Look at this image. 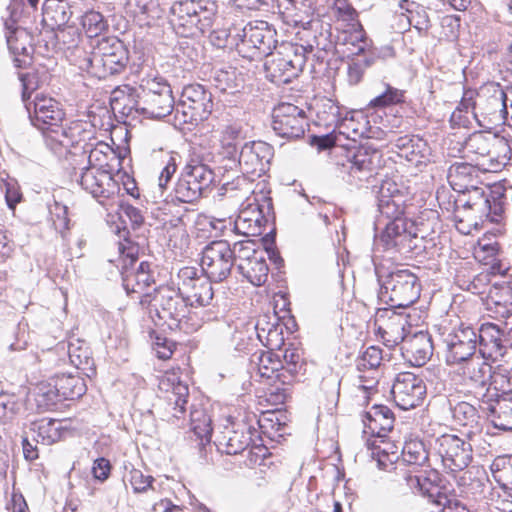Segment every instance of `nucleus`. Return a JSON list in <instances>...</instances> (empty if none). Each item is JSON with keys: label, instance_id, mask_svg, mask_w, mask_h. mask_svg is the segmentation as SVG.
Wrapping results in <instances>:
<instances>
[{"label": "nucleus", "instance_id": "1", "mask_svg": "<svg viewBox=\"0 0 512 512\" xmlns=\"http://www.w3.org/2000/svg\"><path fill=\"white\" fill-rule=\"evenodd\" d=\"M31 123L42 131L46 146L56 155L62 156L77 144L79 126L62 127L65 117L61 104L44 94H36L33 101L26 103Z\"/></svg>", "mask_w": 512, "mask_h": 512}, {"label": "nucleus", "instance_id": "2", "mask_svg": "<svg viewBox=\"0 0 512 512\" xmlns=\"http://www.w3.org/2000/svg\"><path fill=\"white\" fill-rule=\"evenodd\" d=\"M155 311L157 321L161 326H167L170 330H181L184 333L197 331L203 320L190 310L186 298L179 288L176 290L169 286L154 289V294L148 303Z\"/></svg>", "mask_w": 512, "mask_h": 512}, {"label": "nucleus", "instance_id": "3", "mask_svg": "<svg viewBox=\"0 0 512 512\" xmlns=\"http://www.w3.org/2000/svg\"><path fill=\"white\" fill-rule=\"evenodd\" d=\"M375 272L380 283L379 298L391 308H406L419 299L421 284L410 269L396 267L387 270L376 266Z\"/></svg>", "mask_w": 512, "mask_h": 512}, {"label": "nucleus", "instance_id": "4", "mask_svg": "<svg viewBox=\"0 0 512 512\" xmlns=\"http://www.w3.org/2000/svg\"><path fill=\"white\" fill-rule=\"evenodd\" d=\"M458 193L455 199V211L465 214L468 218L498 222L504 212L505 195L500 187L491 189L475 184Z\"/></svg>", "mask_w": 512, "mask_h": 512}, {"label": "nucleus", "instance_id": "5", "mask_svg": "<svg viewBox=\"0 0 512 512\" xmlns=\"http://www.w3.org/2000/svg\"><path fill=\"white\" fill-rule=\"evenodd\" d=\"M507 102L504 101V89L498 83H490L477 93L476 98H463L461 106L468 112L471 109L474 119L480 127L492 129L499 124L508 123Z\"/></svg>", "mask_w": 512, "mask_h": 512}, {"label": "nucleus", "instance_id": "6", "mask_svg": "<svg viewBox=\"0 0 512 512\" xmlns=\"http://www.w3.org/2000/svg\"><path fill=\"white\" fill-rule=\"evenodd\" d=\"M277 349L262 351L258 357V405H282L286 399L284 381L280 380V370L284 367Z\"/></svg>", "mask_w": 512, "mask_h": 512}, {"label": "nucleus", "instance_id": "7", "mask_svg": "<svg viewBox=\"0 0 512 512\" xmlns=\"http://www.w3.org/2000/svg\"><path fill=\"white\" fill-rule=\"evenodd\" d=\"M430 453L448 472L456 473L469 466L473 459L470 442L455 434H442L430 440Z\"/></svg>", "mask_w": 512, "mask_h": 512}, {"label": "nucleus", "instance_id": "8", "mask_svg": "<svg viewBox=\"0 0 512 512\" xmlns=\"http://www.w3.org/2000/svg\"><path fill=\"white\" fill-rule=\"evenodd\" d=\"M121 251V276L123 287L129 295L135 293L140 295L141 305L148 304L152 296L146 290L154 281L150 274V265L147 262H141L135 269L137 262V248L129 247L128 252L124 246L120 247Z\"/></svg>", "mask_w": 512, "mask_h": 512}, {"label": "nucleus", "instance_id": "9", "mask_svg": "<svg viewBox=\"0 0 512 512\" xmlns=\"http://www.w3.org/2000/svg\"><path fill=\"white\" fill-rule=\"evenodd\" d=\"M384 229L376 238V244L385 251L409 254L417 250L418 236L413 222L403 216L386 219Z\"/></svg>", "mask_w": 512, "mask_h": 512}, {"label": "nucleus", "instance_id": "10", "mask_svg": "<svg viewBox=\"0 0 512 512\" xmlns=\"http://www.w3.org/2000/svg\"><path fill=\"white\" fill-rule=\"evenodd\" d=\"M465 149L468 153L475 155L476 160L483 159L487 161L488 166L485 170H497L507 161V154L510 152L508 142L504 137H500L490 132H475L469 136L465 143Z\"/></svg>", "mask_w": 512, "mask_h": 512}, {"label": "nucleus", "instance_id": "11", "mask_svg": "<svg viewBox=\"0 0 512 512\" xmlns=\"http://www.w3.org/2000/svg\"><path fill=\"white\" fill-rule=\"evenodd\" d=\"M212 107L211 93L200 84H190L182 90L175 117L180 123L196 124L208 118Z\"/></svg>", "mask_w": 512, "mask_h": 512}, {"label": "nucleus", "instance_id": "12", "mask_svg": "<svg viewBox=\"0 0 512 512\" xmlns=\"http://www.w3.org/2000/svg\"><path fill=\"white\" fill-rule=\"evenodd\" d=\"M282 301V308L286 306V299L283 295L274 293L273 301L267 293L264 296L260 295V300L263 306L261 307L262 314L258 315V341L266 349H280L284 345L283 327L280 323V316L276 309L278 308V300Z\"/></svg>", "mask_w": 512, "mask_h": 512}, {"label": "nucleus", "instance_id": "13", "mask_svg": "<svg viewBox=\"0 0 512 512\" xmlns=\"http://www.w3.org/2000/svg\"><path fill=\"white\" fill-rule=\"evenodd\" d=\"M95 77L102 79L121 73L127 66L129 54L118 38H102L94 47Z\"/></svg>", "mask_w": 512, "mask_h": 512}, {"label": "nucleus", "instance_id": "14", "mask_svg": "<svg viewBox=\"0 0 512 512\" xmlns=\"http://www.w3.org/2000/svg\"><path fill=\"white\" fill-rule=\"evenodd\" d=\"M477 341V332L463 323L445 328L442 333V342L445 346L446 363L448 365L460 364L475 356Z\"/></svg>", "mask_w": 512, "mask_h": 512}, {"label": "nucleus", "instance_id": "15", "mask_svg": "<svg viewBox=\"0 0 512 512\" xmlns=\"http://www.w3.org/2000/svg\"><path fill=\"white\" fill-rule=\"evenodd\" d=\"M234 262L235 251L226 240L213 241L202 250L201 269L213 282L224 281L230 275Z\"/></svg>", "mask_w": 512, "mask_h": 512}, {"label": "nucleus", "instance_id": "16", "mask_svg": "<svg viewBox=\"0 0 512 512\" xmlns=\"http://www.w3.org/2000/svg\"><path fill=\"white\" fill-rule=\"evenodd\" d=\"M6 13L7 17L3 16L2 18L7 46L13 56L14 65L17 68H24L31 63L33 52L31 36L18 25L19 13L15 5H10Z\"/></svg>", "mask_w": 512, "mask_h": 512}, {"label": "nucleus", "instance_id": "17", "mask_svg": "<svg viewBox=\"0 0 512 512\" xmlns=\"http://www.w3.org/2000/svg\"><path fill=\"white\" fill-rule=\"evenodd\" d=\"M77 182L102 205L106 201L114 200L121 191L118 181L109 169L85 167L81 170Z\"/></svg>", "mask_w": 512, "mask_h": 512}, {"label": "nucleus", "instance_id": "18", "mask_svg": "<svg viewBox=\"0 0 512 512\" xmlns=\"http://www.w3.org/2000/svg\"><path fill=\"white\" fill-rule=\"evenodd\" d=\"M211 282L205 276H199L194 267H184L178 273V286L191 308L207 306L213 299Z\"/></svg>", "mask_w": 512, "mask_h": 512}, {"label": "nucleus", "instance_id": "19", "mask_svg": "<svg viewBox=\"0 0 512 512\" xmlns=\"http://www.w3.org/2000/svg\"><path fill=\"white\" fill-rule=\"evenodd\" d=\"M308 127L304 109L292 103H280L272 112V128L277 135L285 138H300Z\"/></svg>", "mask_w": 512, "mask_h": 512}, {"label": "nucleus", "instance_id": "20", "mask_svg": "<svg viewBox=\"0 0 512 512\" xmlns=\"http://www.w3.org/2000/svg\"><path fill=\"white\" fill-rule=\"evenodd\" d=\"M391 394L400 409H413L422 404L426 385L420 376L412 372H400L394 379Z\"/></svg>", "mask_w": 512, "mask_h": 512}, {"label": "nucleus", "instance_id": "21", "mask_svg": "<svg viewBox=\"0 0 512 512\" xmlns=\"http://www.w3.org/2000/svg\"><path fill=\"white\" fill-rule=\"evenodd\" d=\"M491 364L492 362L482 359L480 355H475L459 364L458 374L461 377L462 384L470 388L481 403L486 389L496 388L491 386Z\"/></svg>", "mask_w": 512, "mask_h": 512}, {"label": "nucleus", "instance_id": "22", "mask_svg": "<svg viewBox=\"0 0 512 512\" xmlns=\"http://www.w3.org/2000/svg\"><path fill=\"white\" fill-rule=\"evenodd\" d=\"M159 389L166 395V420L175 423L185 414V405L189 396L187 384L176 373H166L159 381Z\"/></svg>", "mask_w": 512, "mask_h": 512}, {"label": "nucleus", "instance_id": "23", "mask_svg": "<svg viewBox=\"0 0 512 512\" xmlns=\"http://www.w3.org/2000/svg\"><path fill=\"white\" fill-rule=\"evenodd\" d=\"M477 337L479 355L492 363L500 361L505 356L507 347L510 346L506 342L501 326L491 322L481 324Z\"/></svg>", "mask_w": 512, "mask_h": 512}, {"label": "nucleus", "instance_id": "24", "mask_svg": "<svg viewBox=\"0 0 512 512\" xmlns=\"http://www.w3.org/2000/svg\"><path fill=\"white\" fill-rule=\"evenodd\" d=\"M407 194L403 187L391 179L382 181L377 191V207L380 213L378 224L382 220L403 216Z\"/></svg>", "mask_w": 512, "mask_h": 512}, {"label": "nucleus", "instance_id": "25", "mask_svg": "<svg viewBox=\"0 0 512 512\" xmlns=\"http://www.w3.org/2000/svg\"><path fill=\"white\" fill-rule=\"evenodd\" d=\"M495 428L512 431V394H501L497 388H487L483 394V402Z\"/></svg>", "mask_w": 512, "mask_h": 512}, {"label": "nucleus", "instance_id": "26", "mask_svg": "<svg viewBox=\"0 0 512 512\" xmlns=\"http://www.w3.org/2000/svg\"><path fill=\"white\" fill-rule=\"evenodd\" d=\"M39 397L43 398L46 406L54 405L59 399L73 400L85 394L86 386L79 376L59 375L54 380L53 387L41 386Z\"/></svg>", "mask_w": 512, "mask_h": 512}, {"label": "nucleus", "instance_id": "27", "mask_svg": "<svg viewBox=\"0 0 512 512\" xmlns=\"http://www.w3.org/2000/svg\"><path fill=\"white\" fill-rule=\"evenodd\" d=\"M382 360L381 348L369 346L355 360L356 377L354 384L364 391L374 389L378 384L379 367Z\"/></svg>", "mask_w": 512, "mask_h": 512}, {"label": "nucleus", "instance_id": "28", "mask_svg": "<svg viewBox=\"0 0 512 512\" xmlns=\"http://www.w3.org/2000/svg\"><path fill=\"white\" fill-rule=\"evenodd\" d=\"M176 104L172 94L164 93L160 94H143V96L135 101L133 106H127L124 104L122 113L126 116L135 113L142 114L147 118L159 119L168 116L173 110H175Z\"/></svg>", "mask_w": 512, "mask_h": 512}, {"label": "nucleus", "instance_id": "29", "mask_svg": "<svg viewBox=\"0 0 512 512\" xmlns=\"http://www.w3.org/2000/svg\"><path fill=\"white\" fill-rule=\"evenodd\" d=\"M349 175L360 181L369 178L379 167L381 153L366 145L351 147L346 154Z\"/></svg>", "mask_w": 512, "mask_h": 512}, {"label": "nucleus", "instance_id": "30", "mask_svg": "<svg viewBox=\"0 0 512 512\" xmlns=\"http://www.w3.org/2000/svg\"><path fill=\"white\" fill-rule=\"evenodd\" d=\"M258 215L260 216V218H258V227L262 225L266 226L268 224L272 225L271 230L266 233L260 241L269 260L276 266V269H280L283 267L284 260L280 256L275 245V213L271 197L263 195L261 200L258 199Z\"/></svg>", "mask_w": 512, "mask_h": 512}, {"label": "nucleus", "instance_id": "31", "mask_svg": "<svg viewBox=\"0 0 512 512\" xmlns=\"http://www.w3.org/2000/svg\"><path fill=\"white\" fill-rule=\"evenodd\" d=\"M399 157L418 166L429 161L431 149L428 143L418 135H404L392 142Z\"/></svg>", "mask_w": 512, "mask_h": 512}, {"label": "nucleus", "instance_id": "32", "mask_svg": "<svg viewBox=\"0 0 512 512\" xmlns=\"http://www.w3.org/2000/svg\"><path fill=\"white\" fill-rule=\"evenodd\" d=\"M495 306V312L504 318L501 329L506 336V342L512 346V312L508 305L512 306V287L504 285L494 286L490 289L487 297V306L492 310Z\"/></svg>", "mask_w": 512, "mask_h": 512}, {"label": "nucleus", "instance_id": "33", "mask_svg": "<svg viewBox=\"0 0 512 512\" xmlns=\"http://www.w3.org/2000/svg\"><path fill=\"white\" fill-rule=\"evenodd\" d=\"M402 354L408 361L417 367H421L433 355V343L428 332L419 331L413 335L405 336L401 346Z\"/></svg>", "mask_w": 512, "mask_h": 512}, {"label": "nucleus", "instance_id": "34", "mask_svg": "<svg viewBox=\"0 0 512 512\" xmlns=\"http://www.w3.org/2000/svg\"><path fill=\"white\" fill-rule=\"evenodd\" d=\"M201 11V0H181L174 2L170 8V22L181 34H194V29L199 26L197 12Z\"/></svg>", "mask_w": 512, "mask_h": 512}, {"label": "nucleus", "instance_id": "35", "mask_svg": "<svg viewBox=\"0 0 512 512\" xmlns=\"http://www.w3.org/2000/svg\"><path fill=\"white\" fill-rule=\"evenodd\" d=\"M292 67L293 64L283 56L282 52L276 51L264 56L263 73L265 78L276 85L289 83L297 76L296 70Z\"/></svg>", "mask_w": 512, "mask_h": 512}, {"label": "nucleus", "instance_id": "36", "mask_svg": "<svg viewBox=\"0 0 512 512\" xmlns=\"http://www.w3.org/2000/svg\"><path fill=\"white\" fill-rule=\"evenodd\" d=\"M278 406H274L273 409L261 410L258 415V439L261 441L260 444H266L265 438L274 442L283 436L284 414Z\"/></svg>", "mask_w": 512, "mask_h": 512}, {"label": "nucleus", "instance_id": "37", "mask_svg": "<svg viewBox=\"0 0 512 512\" xmlns=\"http://www.w3.org/2000/svg\"><path fill=\"white\" fill-rule=\"evenodd\" d=\"M67 0H45L42 7V23L51 30L63 28L72 16Z\"/></svg>", "mask_w": 512, "mask_h": 512}, {"label": "nucleus", "instance_id": "38", "mask_svg": "<svg viewBox=\"0 0 512 512\" xmlns=\"http://www.w3.org/2000/svg\"><path fill=\"white\" fill-rule=\"evenodd\" d=\"M235 260L241 275L252 285H256V242L254 239H244L235 243Z\"/></svg>", "mask_w": 512, "mask_h": 512}, {"label": "nucleus", "instance_id": "39", "mask_svg": "<svg viewBox=\"0 0 512 512\" xmlns=\"http://www.w3.org/2000/svg\"><path fill=\"white\" fill-rule=\"evenodd\" d=\"M394 421L393 412L385 405H374L363 419L364 425L378 437L386 436L393 429Z\"/></svg>", "mask_w": 512, "mask_h": 512}, {"label": "nucleus", "instance_id": "40", "mask_svg": "<svg viewBox=\"0 0 512 512\" xmlns=\"http://www.w3.org/2000/svg\"><path fill=\"white\" fill-rule=\"evenodd\" d=\"M368 121L361 112H347L346 115L336 123V130L339 135L354 143L366 136L368 132Z\"/></svg>", "mask_w": 512, "mask_h": 512}, {"label": "nucleus", "instance_id": "41", "mask_svg": "<svg viewBox=\"0 0 512 512\" xmlns=\"http://www.w3.org/2000/svg\"><path fill=\"white\" fill-rule=\"evenodd\" d=\"M256 336V321L254 317L238 318L235 324V331L232 336V342L235 349L240 352H249L254 347V338Z\"/></svg>", "mask_w": 512, "mask_h": 512}, {"label": "nucleus", "instance_id": "42", "mask_svg": "<svg viewBox=\"0 0 512 512\" xmlns=\"http://www.w3.org/2000/svg\"><path fill=\"white\" fill-rule=\"evenodd\" d=\"M447 178L453 190L460 192L477 183V171L471 164L455 163L450 166Z\"/></svg>", "mask_w": 512, "mask_h": 512}, {"label": "nucleus", "instance_id": "43", "mask_svg": "<svg viewBox=\"0 0 512 512\" xmlns=\"http://www.w3.org/2000/svg\"><path fill=\"white\" fill-rule=\"evenodd\" d=\"M29 434L34 442L51 445L60 438L59 423L50 418L33 421L29 427Z\"/></svg>", "mask_w": 512, "mask_h": 512}, {"label": "nucleus", "instance_id": "44", "mask_svg": "<svg viewBox=\"0 0 512 512\" xmlns=\"http://www.w3.org/2000/svg\"><path fill=\"white\" fill-rule=\"evenodd\" d=\"M115 162H118V158L114 149L107 143L98 142L89 151L87 167L113 171Z\"/></svg>", "mask_w": 512, "mask_h": 512}, {"label": "nucleus", "instance_id": "45", "mask_svg": "<svg viewBox=\"0 0 512 512\" xmlns=\"http://www.w3.org/2000/svg\"><path fill=\"white\" fill-rule=\"evenodd\" d=\"M402 458L404 462L418 466L434 459L431 456L430 449L427 450L424 442L419 439H410L404 443Z\"/></svg>", "mask_w": 512, "mask_h": 512}, {"label": "nucleus", "instance_id": "46", "mask_svg": "<svg viewBox=\"0 0 512 512\" xmlns=\"http://www.w3.org/2000/svg\"><path fill=\"white\" fill-rule=\"evenodd\" d=\"M183 172L190 176L191 181L196 185H201V190L203 192L205 189L209 188L214 180V173L212 170L207 165L194 158L187 161L183 168Z\"/></svg>", "mask_w": 512, "mask_h": 512}, {"label": "nucleus", "instance_id": "47", "mask_svg": "<svg viewBox=\"0 0 512 512\" xmlns=\"http://www.w3.org/2000/svg\"><path fill=\"white\" fill-rule=\"evenodd\" d=\"M68 356L71 364L84 372L93 371L94 361L90 349L82 342H70Z\"/></svg>", "mask_w": 512, "mask_h": 512}, {"label": "nucleus", "instance_id": "48", "mask_svg": "<svg viewBox=\"0 0 512 512\" xmlns=\"http://www.w3.org/2000/svg\"><path fill=\"white\" fill-rule=\"evenodd\" d=\"M155 479L151 475H145L140 469L132 465H125L123 482L125 485H131L135 494L146 493L148 490H154L153 483Z\"/></svg>", "mask_w": 512, "mask_h": 512}, {"label": "nucleus", "instance_id": "49", "mask_svg": "<svg viewBox=\"0 0 512 512\" xmlns=\"http://www.w3.org/2000/svg\"><path fill=\"white\" fill-rule=\"evenodd\" d=\"M191 429L201 444L211 440V418L203 409H193L190 413Z\"/></svg>", "mask_w": 512, "mask_h": 512}, {"label": "nucleus", "instance_id": "50", "mask_svg": "<svg viewBox=\"0 0 512 512\" xmlns=\"http://www.w3.org/2000/svg\"><path fill=\"white\" fill-rule=\"evenodd\" d=\"M452 417L456 424L474 428L478 425V410L470 403L461 401L451 408Z\"/></svg>", "mask_w": 512, "mask_h": 512}, {"label": "nucleus", "instance_id": "51", "mask_svg": "<svg viewBox=\"0 0 512 512\" xmlns=\"http://www.w3.org/2000/svg\"><path fill=\"white\" fill-rule=\"evenodd\" d=\"M233 228L237 234L246 239H253L256 236V216L250 203L240 211L237 219L233 221Z\"/></svg>", "mask_w": 512, "mask_h": 512}, {"label": "nucleus", "instance_id": "52", "mask_svg": "<svg viewBox=\"0 0 512 512\" xmlns=\"http://www.w3.org/2000/svg\"><path fill=\"white\" fill-rule=\"evenodd\" d=\"M374 58L364 54L362 56H355L347 62V81L350 85L359 84L366 72L372 66Z\"/></svg>", "mask_w": 512, "mask_h": 512}, {"label": "nucleus", "instance_id": "53", "mask_svg": "<svg viewBox=\"0 0 512 512\" xmlns=\"http://www.w3.org/2000/svg\"><path fill=\"white\" fill-rule=\"evenodd\" d=\"M203 194L201 185H196L191 181L190 176L183 171L175 187L176 198L184 203H192L198 200Z\"/></svg>", "mask_w": 512, "mask_h": 512}, {"label": "nucleus", "instance_id": "54", "mask_svg": "<svg viewBox=\"0 0 512 512\" xmlns=\"http://www.w3.org/2000/svg\"><path fill=\"white\" fill-rule=\"evenodd\" d=\"M276 34V30L267 21L258 20V56L275 52Z\"/></svg>", "mask_w": 512, "mask_h": 512}, {"label": "nucleus", "instance_id": "55", "mask_svg": "<svg viewBox=\"0 0 512 512\" xmlns=\"http://www.w3.org/2000/svg\"><path fill=\"white\" fill-rule=\"evenodd\" d=\"M256 26L252 22L247 23L239 34V41L236 43L238 53L249 60L256 56Z\"/></svg>", "mask_w": 512, "mask_h": 512}, {"label": "nucleus", "instance_id": "56", "mask_svg": "<svg viewBox=\"0 0 512 512\" xmlns=\"http://www.w3.org/2000/svg\"><path fill=\"white\" fill-rule=\"evenodd\" d=\"M262 461L258 463V479L268 482L275 478L277 472V464L272 458L274 457L266 444L258 443V458Z\"/></svg>", "mask_w": 512, "mask_h": 512}, {"label": "nucleus", "instance_id": "57", "mask_svg": "<svg viewBox=\"0 0 512 512\" xmlns=\"http://www.w3.org/2000/svg\"><path fill=\"white\" fill-rule=\"evenodd\" d=\"M404 102V91L389 84L385 85V91L369 102L371 108H385Z\"/></svg>", "mask_w": 512, "mask_h": 512}, {"label": "nucleus", "instance_id": "58", "mask_svg": "<svg viewBox=\"0 0 512 512\" xmlns=\"http://www.w3.org/2000/svg\"><path fill=\"white\" fill-rule=\"evenodd\" d=\"M248 444V438L238 432H232L230 436L224 435L218 441L219 449L228 455H236L245 452Z\"/></svg>", "mask_w": 512, "mask_h": 512}, {"label": "nucleus", "instance_id": "59", "mask_svg": "<svg viewBox=\"0 0 512 512\" xmlns=\"http://www.w3.org/2000/svg\"><path fill=\"white\" fill-rule=\"evenodd\" d=\"M344 45L348 46V55L362 56L365 54L367 48L369 47V41L365 35V32L360 27L359 29H355L349 34H345Z\"/></svg>", "mask_w": 512, "mask_h": 512}, {"label": "nucleus", "instance_id": "60", "mask_svg": "<svg viewBox=\"0 0 512 512\" xmlns=\"http://www.w3.org/2000/svg\"><path fill=\"white\" fill-rule=\"evenodd\" d=\"M70 61L80 70L95 76L94 49L91 52L86 51L82 47L76 46L71 50L69 55Z\"/></svg>", "mask_w": 512, "mask_h": 512}, {"label": "nucleus", "instance_id": "61", "mask_svg": "<svg viewBox=\"0 0 512 512\" xmlns=\"http://www.w3.org/2000/svg\"><path fill=\"white\" fill-rule=\"evenodd\" d=\"M82 26L88 37H96L107 27L106 21L101 13L90 10L82 16Z\"/></svg>", "mask_w": 512, "mask_h": 512}, {"label": "nucleus", "instance_id": "62", "mask_svg": "<svg viewBox=\"0 0 512 512\" xmlns=\"http://www.w3.org/2000/svg\"><path fill=\"white\" fill-rule=\"evenodd\" d=\"M141 87L143 88L144 94H160L167 91V94H172V90L168 82L161 76L148 75L142 78Z\"/></svg>", "mask_w": 512, "mask_h": 512}, {"label": "nucleus", "instance_id": "63", "mask_svg": "<svg viewBox=\"0 0 512 512\" xmlns=\"http://www.w3.org/2000/svg\"><path fill=\"white\" fill-rule=\"evenodd\" d=\"M0 187L5 193V199L8 207L10 209H14L17 203H19L22 198L20 187L17 181L9 177H7L6 179H1Z\"/></svg>", "mask_w": 512, "mask_h": 512}, {"label": "nucleus", "instance_id": "64", "mask_svg": "<svg viewBox=\"0 0 512 512\" xmlns=\"http://www.w3.org/2000/svg\"><path fill=\"white\" fill-rule=\"evenodd\" d=\"M216 12V4L214 2H205L201 0V11L197 12V18H199V26H196V31L204 32L212 25L213 16Z\"/></svg>", "mask_w": 512, "mask_h": 512}]
</instances>
